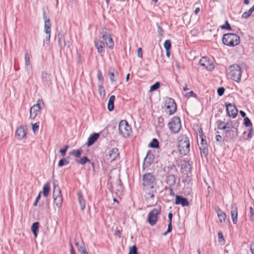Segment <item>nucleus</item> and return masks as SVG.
<instances>
[{
    "label": "nucleus",
    "mask_w": 254,
    "mask_h": 254,
    "mask_svg": "<svg viewBox=\"0 0 254 254\" xmlns=\"http://www.w3.org/2000/svg\"><path fill=\"white\" fill-rule=\"evenodd\" d=\"M137 56L140 58L142 57V51L141 48H138L137 49Z\"/></svg>",
    "instance_id": "53"
},
{
    "label": "nucleus",
    "mask_w": 254,
    "mask_h": 254,
    "mask_svg": "<svg viewBox=\"0 0 254 254\" xmlns=\"http://www.w3.org/2000/svg\"><path fill=\"white\" fill-rule=\"evenodd\" d=\"M78 200L80 206V208L82 210H83L85 208V201L83 197V195L81 192L77 193Z\"/></svg>",
    "instance_id": "24"
},
{
    "label": "nucleus",
    "mask_w": 254,
    "mask_h": 254,
    "mask_svg": "<svg viewBox=\"0 0 254 254\" xmlns=\"http://www.w3.org/2000/svg\"><path fill=\"white\" fill-rule=\"evenodd\" d=\"M131 254H138L137 252V248L135 246H133L129 248V252Z\"/></svg>",
    "instance_id": "44"
},
{
    "label": "nucleus",
    "mask_w": 254,
    "mask_h": 254,
    "mask_svg": "<svg viewBox=\"0 0 254 254\" xmlns=\"http://www.w3.org/2000/svg\"><path fill=\"white\" fill-rule=\"evenodd\" d=\"M68 164V161H67L65 159H63L60 160L58 166L59 167H62L64 165H67Z\"/></svg>",
    "instance_id": "43"
},
{
    "label": "nucleus",
    "mask_w": 254,
    "mask_h": 254,
    "mask_svg": "<svg viewBox=\"0 0 254 254\" xmlns=\"http://www.w3.org/2000/svg\"><path fill=\"white\" fill-rule=\"evenodd\" d=\"M224 91L225 89L223 87L219 88L217 90V93L219 96L223 95L224 93Z\"/></svg>",
    "instance_id": "50"
},
{
    "label": "nucleus",
    "mask_w": 254,
    "mask_h": 254,
    "mask_svg": "<svg viewBox=\"0 0 254 254\" xmlns=\"http://www.w3.org/2000/svg\"><path fill=\"white\" fill-rule=\"evenodd\" d=\"M58 37H59V44L60 45V46L62 47V42L63 41V35L62 34H61L60 33L59 34V35H58Z\"/></svg>",
    "instance_id": "52"
},
{
    "label": "nucleus",
    "mask_w": 254,
    "mask_h": 254,
    "mask_svg": "<svg viewBox=\"0 0 254 254\" xmlns=\"http://www.w3.org/2000/svg\"><path fill=\"white\" fill-rule=\"evenodd\" d=\"M254 210L252 207H250L249 220L253 222L254 221Z\"/></svg>",
    "instance_id": "42"
},
{
    "label": "nucleus",
    "mask_w": 254,
    "mask_h": 254,
    "mask_svg": "<svg viewBox=\"0 0 254 254\" xmlns=\"http://www.w3.org/2000/svg\"><path fill=\"white\" fill-rule=\"evenodd\" d=\"M76 162L79 164L84 165L87 163L90 164L93 168H94V164L93 162H91L90 160L86 156H84L81 158L80 159L76 160Z\"/></svg>",
    "instance_id": "23"
},
{
    "label": "nucleus",
    "mask_w": 254,
    "mask_h": 254,
    "mask_svg": "<svg viewBox=\"0 0 254 254\" xmlns=\"http://www.w3.org/2000/svg\"><path fill=\"white\" fill-rule=\"evenodd\" d=\"M165 107L166 109V112L168 113L169 115L174 114L176 111V105L172 98H168L166 99Z\"/></svg>",
    "instance_id": "9"
},
{
    "label": "nucleus",
    "mask_w": 254,
    "mask_h": 254,
    "mask_svg": "<svg viewBox=\"0 0 254 254\" xmlns=\"http://www.w3.org/2000/svg\"><path fill=\"white\" fill-rule=\"evenodd\" d=\"M226 111L228 115L233 118H235L238 115V111L236 107L231 103L226 104Z\"/></svg>",
    "instance_id": "13"
},
{
    "label": "nucleus",
    "mask_w": 254,
    "mask_h": 254,
    "mask_svg": "<svg viewBox=\"0 0 254 254\" xmlns=\"http://www.w3.org/2000/svg\"><path fill=\"white\" fill-rule=\"evenodd\" d=\"M40 197H41V192H40L38 194V195L36 199V201H38Z\"/></svg>",
    "instance_id": "63"
},
{
    "label": "nucleus",
    "mask_w": 254,
    "mask_h": 254,
    "mask_svg": "<svg viewBox=\"0 0 254 254\" xmlns=\"http://www.w3.org/2000/svg\"><path fill=\"white\" fill-rule=\"evenodd\" d=\"M160 83L158 82H156L150 87V92L154 91L159 88Z\"/></svg>",
    "instance_id": "40"
},
{
    "label": "nucleus",
    "mask_w": 254,
    "mask_h": 254,
    "mask_svg": "<svg viewBox=\"0 0 254 254\" xmlns=\"http://www.w3.org/2000/svg\"><path fill=\"white\" fill-rule=\"evenodd\" d=\"M173 215L171 213H169L168 214V218L169 220V222H172Z\"/></svg>",
    "instance_id": "59"
},
{
    "label": "nucleus",
    "mask_w": 254,
    "mask_h": 254,
    "mask_svg": "<svg viewBox=\"0 0 254 254\" xmlns=\"http://www.w3.org/2000/svg\"><path fill=\"white\" fill-rule=\"evenodd\" d=\"M218 238L219 242H224V238L223 237V235L222 232H219L218 234Z\"/></svg>",
    "instance_id": "51"
},
{
    "label": "nucleus",
    "mask_w": 254,
    "mask_h": 254,
    "mask_svg": "<svg viewBox=\"0 0 254 254\" xmlns=\"http://www.w3.org/2000/svg\"><path fill=\"white\" fill-rule=\"evenodd\" d=\"M115 235H116L117 236H118V237H120V236H121V231L120 230L116 231V232H115Z\"/></svg>",
    "instance_id": "57"
},
{
    "label": "nucleus",
    "mask_w": 254,
    "mask_h": 254,
    "mask_svg": "<svg viewBox=\"0 0 254 254\" xmlns=\"http://www.w3.org/2000/svg\"><path fill=\"white\" fill-rule=\"evenodd\" d=\"M81 153L82 151L81 150H73L70 154L76 158H79L80 157Z\"/></svg>",
    "instance_id": "33"
},
{
    "label": "nucleus",
    "mask_w": 254,
    "mask_h": 254,
    "mask_svg": "<svg viewBox=\"0 0 254 254\" xmlns=\"http://www.w3.org/2000/svg\"><path fill=\"white\" fill-rule=\"evenodd\" d=\"M199 64L208 70H212L214 68L213 64H210L207 58L202 57L199 61Z\"/></svg>",
    "instance_id": "16"
},
{
    "label": "nucleus",
    "mask_w": 254,
    "mask_h": 254,
    "mask_svg": "<svg viewBox=\"0 0 254 254\" xmlns=\"http://www.w3.org/2000/svg\"><path fill=\"white\" fill-rule=\"evenodd\" d=\"M240 114L241 115V116H242L243 117H245V116H246V113H245L244 111H241L240 112Z\"/></svg>",
    "instance_id": "62"
},
{
    "label": "nucleus",
    "mask_w": 254,
    "mask_h": 254,
    "mask_svg": "<svg viewBox=\"0 0 254 254\" xmlns=\"http://www.w3.org/2000/svg\"><path fill=\"white\" fill-rule=\"evenodd\" d=\"M51 26V24L49 19H47L46 17H45L44 32L46 34V36L45 37V40L44 42L48 45H49L50 41Z\"/></svg>",
    "instance_id": "10"
},
{
    "label": "nucleus",
    "mask_w": 254,
    "mask_h": 254,
    "mask_svg": "<svg viewBox=\"0 0 254 254\" xmlns=\"http://www.w3.org/2000/svg\"><path fill=\"white\" fill-rule=\"evenodd\" d=\"M244 3L245 4L248 5L250 3V0H244Z\"/></svg>",
    "instance_id": "64"
},
{
    "label": "nucleus",
    "mask_w": 254,
    "mask_h": 254,
    "mask_svg": "<svg viewBox=\"0 0 254 254\" xmlns=\"http://www.w3.org/2000/svg\"><path fill=\"white\" fill-rule=\"evenodd\" d=\"M251 250L252 253L254 254V243L251 246Z\"/></svg>",
    "instance_id": "58"
},
{
    "label": "nucleus",
    "mask_w": 254,
    "mask_h": 254,
    "mask_svg": "<svg viewBox=\"0 0 254 254\" xmlns=\"http://www.w3.org/2000/svg\"><path fill=\"white\" fill-rule=\"evenodd\" d=\"M254 11L251 8L248 11L245 12L243 15L242 17L244 18H248Z\"/></svg>",
    "instance_id": "36"
},
{
    "label": "nucleus",
    "mask_w": 254,
    "mask_h": 254,
    "mask_svg": "<svg viewBox=\"0 0 254 254\" xmlns=\"http://www.w3.org/2000/svg\"><path fill=\"white\" fill-rule=\"evenodd\" d=\"M222 137L220 135H217L216 136V140L217 142H220Z\"/></svg>",
    "instance_id": "56"
},
{
    "label": "nucleus",
    "mask_w": 254,
    "mask_h": 254,
    "mask_svg": "<svg viewBox=\"0 0 254 254\" xmlns=\"http://www.w3.org/2000/svg\"><path fill=\"white\" fill-rule=\"evenodd\" d=\"M98 92L100 97L102 99H104L106 96V92L102 84H100L98 85Z\"/></svg>",
    "instance_id": "31"
},
{
    "label": "nucleus",
    "mask_w": 254,
    "mask_h": 254,
    "mask_svg": "<svg viewBox=\"0 0 254 254\" xmlns=\"http://www.w3.org/2000/svg\"><path fill=\"white\" fill-rule=\"evenodd\" d=\"M216 124L218 128L225 130L226 132H228L232 127V124L231 121L224 123L219 120L216 122Z\"/></svg>",
    "instance_id": "15"
},
{
    "label": "nucleus",
    "mask_w": 254,
    "mask_h": 254,
    "mask_svg": "<svg viewBox=\"0 0 254 254\" xmlns=\"http://www.w3.org/2000/svg\"><path fill=\"white\" fill-rule=\"evenodd\" d=\"M39 228V223L35 222L33 223L31 227V231L34 234L35 237H36L37 236V231Z\"/></svg>",
    "instance_id": "32"
},
{
    "label": "nucleus",
    "mask_w": 254,
    "mask_h": 254,
    "mask_svg": "<svg viewBox=\"0 0 254 254\" xmlns=\"http://www.w3.org/2000/svg\"><path fill=\"white\" fill-rule=\"evenodd\" d=\"M98 78L99 81L101 82V84H102L104 80V77L100 71H98Z\"/></svg>",
    "instance_id": "48"
},
{
    "label": "nucleus",
    "mask_w": 254,
    "mask_h": 254,
    "mask_svg": "<svg viewBox=\"0 0 254 254\" xmlns=\"http://www.w3.org/2000/svg\"><path fill=\"white\" fill-rule=\"evenodd\" d=\"M217 216L219 218V221L221 223H222L223 222H225V219L226 218V214L219 208L217 210Z\"/></svg>",
    "instance_id": "27"
},
{
    "label": "nucleus",
    "mask_w": 254,
    "mask_h": 254,
    "mask_svg": "<svg viewBox=\"0 0 254 254\" xmlns=\"http://www.w3.org/2000/svg\"><path fill=\"white\" fill-rule=\"evenodd\" d=\"M27 129L23 126L19 127L16 131V136L19 139H22L26 137Z\"/></svg>",
    "instance_id": "18"
},
{
    "label": "nucleus",
    "mask_w": 254,
    "mask_h": 254,
    "mask_svg": "<svg viewBox=\"0 0 254 254\" xmlns=\"http://www.w3.org/2000/svg\"><path fill=\"white\" fill-rule=\"evenodd\" d=\"M178 148L179 152L182 155H186L189 153L190 142L189 138L186 135L179 137Z\"/></svg>",
    "instance_id": "2"
},
{
    "label": "nucleus",
    "mask_w": 254,
    "mask_h": 254,
    "mask_svg": "<svg viewBox=\"0 0 254 254\" xmlns=\"http://www.w3.org/2000/svg\"><path fill=\"white\" fill-rule=\"evenodd\" d=\"M158 29H159V35L160 36H162L163 35V31H162V30L159 27H158Z\"/></svg>",
    "instance_id": "61"
},
{
    "label": "nucleus",
    "mask_w": 254,
    "mask_h": 254,
    "mask_svg": "<svg viewBox=\"0 0 254 254\" xmlns=\"http://www.w3.org/2000/svg\"><path fill=\"white\" fill-rule=\"evenodd\" d=\"M115 100V96L114 95H112L110 96L108 103V109L110 111H112L114 109V101Z\"/></svg>",
    "instance_id": "28"
},
{
    "label": "nucleus",
    "mask_w": 254,
    "mask_h": 254,
    "mask_svg": "<svg viewBox=\"0 0 254 254\" xmlns=\"http://www.w3.org/2000/svg\"><path fill=\"white\" fill-rule=\"evenodd\" d=\"M53 198L54 203L58 207L61 206L63 202V197L59 187L54 183Z\"/></svg>",
    "instance_id": "6"
},
{
    "label": "nucleus",
    "mask_w": 254,
    "mask_h": 254,
    "mask_svg": "<svg viewBox=\"0 0 254 254\" xmlns=\"http://www.w3.org/2000/svg\"><path fill=\"white\" fill-rule=\"evenodd\" d=\"M118 129L120 134L123 137H128L131 132V128L125 120L121 121L119 124Z\"/></svg>",
    "instance_id": "5"
},
{
    "label": "nucleus",
    "mask_w": 254,
    "mask_h": 254,
    "mask_svg": "<svg viewBox=\"0 0 254 254\" xmlns=\"http://www.w3.org/2000/svg\"><path fill=\"white\" fill-rule=\"evenodd\" d=\"M78 251L81 254H88L83 244L80 245V247H78Z\"/></svg>",
    "instance_id": "35"
},
{
    "label": "nucleus",
    "mask_w": 254,
    "mask_h": 254,
    "mask_svg": "<svg viewBox=\"0 0 254 254\" xmlns=\"http://www.w3.org/2000/svg\"><path fill=\"white\" fill-rule=\"evenodd\" d=\"M231 215L234 224L237 223L238 208L236 204H232L231 208Z\"/></svg>",
    "instance_id": "19"
},
{
    "label": "nucleus",
    "mask_w": 254,
    "mask_h": 254,
    "mask_svg": "<svg viewBox=\"0 0 254 254\" xmlns=\"http://www.w3.org/2000/svg\"><path fill=\"white\" fill-rule=\"evenodd\" d=\"M222 41L225 45L228 46L234 47L240 44V39L237 34L227 33L223 35Z\"/></svg>",
    "instance_id": "3"
},
{
    "label": "nucleus",
    "mask_w": 254,
    "mask_h": 254,
    "mask_svg": "<svg viewBox=\"0 0 254 254\" xmlns=\"http://www.w3.org/2000/svg\"><path fill=\"white\" fill-rule=\"evenodd\" d=\"M68 145H65L64 148V149H61L60 150V153L63 156H65V153H66V151L67 150V149H68Z\"/></svg>",
    "instance_id": "49"
},
{
    "label": "nucleus",
    "mask_w": 254,
    "mask_h": 254,
    "mask_svg": "<svg viewBox=\"0 0 254 254\" xmlns=\"http://www.w3.org/2000/svg\"><path fill=\"white\" fill-rule=\"evenodd\" d=\"M70 40H64V44L63 46L64 48H66L68 49L70 47Z\"/></svg>",
    "instance_id": "47"
},
{
    "label": "nucleus",
    "mask_w": 254,
    "mask_h": 254,
    "mask_svg": "<svg viewBox=\"0 0 254 254\" xmlns=\"http://www.w3.org/2000/svg\"><path fill=\"white\" fill-rule=\"evenodd\" d=\"M175 204L181 205L183 207L188 206L189 202L186 198L182 196L176 195L175 197Z\"/></svg>",
    "instance_id": "17"
},
{
    "label": "nucleus",
    "mask_w": 254,
    "mask_h": 254,
    "mask_svg": "<svg viewBox=\"0 0 254 254\" xmlns=\"http://www.w3.org/2000/svg\"><path fill=\"white\" fill-rule=\"evenodd\" d=\"M253 133V127H251L250 129L249 130V132L248 135V137L249 138H251Z\"/></svg>",
    "instance_id": "55"
},
{
    "label": "nucleus",
    "mask_w": 254,
    "mask_h": 254,
    "mask_svg": "<svg viewBox=\"0 0 254 254\" xmlns=\"http://www.w3.org/2000/svg\"><path fill=\"white\" fill-rule=\"evenodd\" d=\"M102 38L105 41L107 46L110 49H113L114 47V42L111 37V34L107 32L103 31L102 32Z\"/></svg>",
    "instance_id": "14"
},
{
    "label": "nucleus",
    "mask_w": 254,
    "mask_h": 254,
    "mask_svg": "<svg viewBox=\"0 0 254 254\" xmlns=\"http://www.w3.org/2000/svg\"><path fill=\"white\" fill-rule=\"evenodd\" d=\"M172 222H169L168 225V229L166 232L163 234V235H167V233L170 232L172 231Z\"/></svg>",
    "instance_id": "46"
},
{
    "label": "nucleus",
    "mask_w": 254,
    "mask_h": 254,
    "mask_svg": "<svg viewBox=\"0 0 254 254\" xmlns=\"http://www.w3.org/2000/svg\"><path fill=\"white\" fill-rule=\"evenodd\" d=\"M204 140L202 138H201V143L199 145V149L201 151V153L203 152L205 155H207L208 153V150L207 148V145L206 141L204 143Z\"/></svg>",
    "instance_id": "26"
},
{
    "label": "nucleus",
    "mask_w": 254,
    "mask_h": 254,
    "mask_svg": "<svg viewBox=\"0 0 254 254\" xmlns=\"http://www.w3.org/2000/svg\"><path fill=\"white\" fill-rule=\"evenodd\" d=\"M150 146L152 148H157L159 145V143L157 139L153 138L149 144Z\"/></svg>",
    "instance_id": "34"
},
{
    "label": "nucleus",
    "mask_w": 254,
    "mask_h": 254,
    "mask_svg": "<svg viewBox=\"0 0 254 254\" xmlns=\"http://www.w3.org/2000/svg\"><path fill=\"white\" fill-rule=\"evenodd\" d=\"M142 181L145 199L148 200L153 199L156 192L155 177L151 173H146L143 176Z\"/></svg>",
    "instance_id": "1"
},
{
    "label": "nucleus",
    "mask_w": 254,
    "mask_h": 254,
    "mask_svg": "<svg viewBox=\"0 0 254 254\" xmlns=\"http://www.w3.org/2000/svg\"><path fill=\"white\" fill-rule=\"evenodd\" d=\"M171 47V41L169 40H166L164 43V47L166 51L170 50Z\"/></svg>",
    "instance_id": "37"
},
{
    "label": "nucleus",
    "mask_w": 254,
    "mask_h": 254,
    "mask_svg": "<svg viewBox=\"0 0 254 254\" xmlns=\"http://www.w3.org/2000/svg\"><path fill=\"white\" fill-rule=\"evenodd\" d=\"M31 126L32 130L34 132V133H37L39 129V123H36L35 124H31Z\"/></svg>",
    "instance_id": "39"
},
{
    "label": "nucleus",
    "mask_w": 254,
    "mask_h": 254,
    "mask_svg": "<svg viewBox=\"0 0 254 254\" xmlns=\"http://www.w3.org/2000/svg\"><path fill=\"white\" fill-rule=\"evenodd\" d=\"M161 208L157 207L153 209L148 214L147 221L151 226H154L156 224L158 216L160 213Z\"/></svg>",
    "instance_id": "8"
},
{
    "label": "nucleus",
    "mask_w": 254,
    "mask_h": 254,
    "mask_svg": "<svg viewBox=\"0 0 254 254\" xmlns=\"http://www.w3.org/2000/svg\"><path fill=\"white\" fill-rule=\"evenodd\" d=\"M168 126L169 129L173 133H177L181 128V120L178 117H174L169 123Z\"/></svg>",
    "instance_id": "7"
},
{
    "label": "nucleus",
    "mask_w": 254,
    "mask_h": 254,
    "mask_svg": "<svg viewBox=\"0 0 254 254\" xmlns=\"http://www.w3.org/2000/svg\"><path fill=\"white\" fill-rule=\"evenodd\" d=\"M200 11V9L199 7L196 8L194 10V13L197 14Z\"/></svg>",
    "instance_id": "60"
},
{
    "label": "nucleus",
    "mask_w": 254,
    "mask_h": 254,
    "mask_svg": "<svg viewBox=\"0 0 254 254\" xmlns=\"http://www.w3.org/2000/svg\"><path fill=\"white\" fill-rule=\"evenodd\" d=\"M113 69H110L109 71V73L110 75V79L112 82H116V79H115V75L113 72Z\"/></svg>",
    "instance_id": "41"
},
{
    "label": "nucleus",
    "mask_w": 254,
    "mask_h": 254,
    "mask_svg": "<svg viewBox=\"0 0 254 254\" xmlns=\"http://www.w3.org/2000/svg\"><path fill=\"white\" fill-rule=\"evenodd\" d=\"M244 125L246 127H252L253 126L252 122L248 117L244 118Z\"/></svg>",
    "instance_id": "38"
},
{
    "label": "nucleus",
    "mask_w": 254,
    "mask_h": 254,
    "mask_svg": "<svg viewBox=\"0 0 254 254\" xmlns=\"http://www.w3.org/2000/svg\"><path fill=\"white\" fill-rule=\"evenodd\" d=\"M229 74L231 78L234 81L239 82L242 76V69L238 64H233L229 67Z\"/></svg>",
    "instance_id": "4"
},
{
    "label": "nucleus",
    "mask_w": 254,
    "mask_h": 254,
    "mask_svg": "<svg viewBox=\"0 0 254 254\" xmlns=\"http://www.w3.org/2000/svg\"><path fill=\"white\" fill-rule=\"evenodd\" d=\"M221 28L222 29H228L229 30H231V26L230 25V24H229V23H228V22L227 21H226L225 25H223L221 26Z\"/></svg>",
    "instance_id": "45"
},
{
    "label": "nucleus",
    "mask_w": 254,
    "mask_h": 254,
    "mask_svg": "<svg viewBox=\"0 0 254 254\" xmlns=\"http://www.w3.org/2000/svg\"><path fill=\"white\" fill-rule=\"evenodd\" d=\"M153 155L151 153H147L145 158L144 159L143 166L147 167L149 166L153 162Z\"/></svg>",
    "instance_id": "22"
},
{
    "label": "nucleus",
    "mask_w": 254,
    "mask_h": 254,
    "mask_svg": "<svg viewBox=\"0 0 254 254\" xmlns=\"http://www.w3.org/2000/svg\"><path fill=\"white\" fill-rule=\"evenodd\" d=\"M42 78L43 82L49 86L52 84V81L51 77V75L48 73L46 71H43L42 73Z\"/></svg>",
    "instance_id": "20"
},
{
    "label": "nucleus",
    "mask_w": 254,
    "mask_h": 254,
    "mask_svg": "<svg viewBox=\"0 0 254 254\" xmlns=\"http://www.w3.org/2000/svg\"><path fill=\"white\" fill-rule=\"evenodd\" d=\"M107 159L110 161H113L119 159V152L118 149L117 148H114L110 150L108 154L106 155Z\"/></svg>",
    "instance_id": "12"
},
{
    "label": "nucleus",
    "mask_w": 254,
    "mask_h": 254,
    "mask_svg": "<svg viewBox=\"0 0 254 254\" xmlns=\"http://www.w3.org/2000/svg\"><path fill=\"white\" fill-rule=\"evenodd\" d=\"M69 246L70 249V254H75V251L73 249V247L71 243H69Z\"/></svg>",
    "instance_id": "54"
},
{
    "label": "nucleus",
    "mask_w": 254,
    "mask_h": 254,
    "mask_svg": "<svg viewBox=\"0 0 254 254\" xmlns=\"http://www.w3.org/2000/svg\"><path fill=\"white\" fill-rule=\"evenodd\" d=\"M94 44L98 52L102 55L104 53V43L102 41L96 39L94 41Z\"/></svg>",
    "instance_id": "21"
},
{
    "label": "nucleus",
    "mask_w": 254,
    "mask_h": 254,
    "mask_svg": "<svg viewBox=\"0 0 254 254\" xmlns=\"http://www.w3.org/2000/svg\"><path fill=\"white\" fill-rule=\"evenodd\" d=\"M50 191V183L49 182L46 183L43 188V194L45 197H47L49 195Z\"/></svg>",
    "instance_id": "29"
},
{
    "label": "nucleus",
    "mask_w": 254,
    "mask_h": 254,
    "mask_svg": "<svg viewBox=\"0 0 254 254\" xmlns=\"http://www.w3.org/2000/svg\"><path fill=\"white\" fill-rule=\"evenodd\" d=\"M43 104L42 100L39 99L37 104L31 107L30 110V118L31 119H34L36 118L41 109V105Z\"/></svg>",
    "instance_id": "11"
},
{
    "label": "nucleus",
    "mask_w": 254,
    "mask_h": 254,
    "mask_svg": "<svg viewBox=\"0 0 254 254\" xmlns=\"http://www.w3.org/2000/svg\"><path fill=\"white\" fill-rule=\"evenodd\" d=\"M24 61H25V69L27 70H29L30 69V56L28 53H26L25 55Z\"/></svg>",
    "instance_id": "30"
},
{
    "label": "nucleus",
    "mask_w": 254,
    "mask_h": 254,
    "mask_svg": "<svg viewBox=\"0 0 254 254\" xmlns=\"http://www.w3.org/2000/svg\"><path fill=\"white\" fill-rule=\"evenodd\" d=\"M99 137V134L97 133H94L92 134L88 139L87 145L88 146H90L92 145L95 141L98 139Z\"/></svg>",
    "instance_id": "25"
}]
</instances>
